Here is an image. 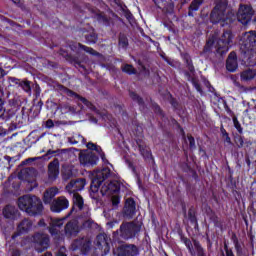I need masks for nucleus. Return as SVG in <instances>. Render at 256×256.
Instances as JSON below:
<instances>
[{
	"label": "nucleus",
	"instance_id": "obj_48",
	"mask_svg": "<svg viewBox=\"0 0 256 256\" xmlns=\"http://www.w3.org/2000/svg\"><path fill=\"white\" fill-rule=\"evenodd\" d=\"M192 85L198 91V93H203V88L201 87V84L199 81L195 78H192Z\"/></svg>",
	"mask_w": 256,
	"mask_h": 256
},
{
	"label": "nucleus",
	"instance_id": "obj_62",
	"mask_svg": "<svg viewBox=\"0 0 256 256\" xmlns=\"http://www.w3.org/2000/svg\"><path fill=\"white\" fill-rule=\"evenodd\" d=\"M53 127H55V123L53 122V120L48 119V120L46 121V128H47V129H53Z\"/></svg>",
	"mask_w": 256,
	"mask_h": 256
},
{
	"label": "nucleus",
	"instance_id": "obj_42",
	"mask_svg": "<svg viewBox=\"0 0 256 256\" xmlns=\"http://www.w3.org/2000/svg\"><path fill=\"white\" fill-rule=\"evenodd\" d=\"M233 125L236 128L239 135H243V126H241V122L237 119V116H233L232 118Z\"/></svg>",
	"mask_w": 256,
	"mask_h": 256
},
{
	"label": "nucleus",
	"instance_id": "obj_6",
	"mask_svg": "<svg viewBox=\"0 0 256 256\" xmlns=\"http://www.w3.org/2000/svg\"><path fill=\"white\" fill-rule=\"evenodd\" d=\"M109 177H111V169L109 168H103L96 173L90 184L91 199L99 201V189L101 185H103V182L109 179Z\"/></svg>",
	"mask_w": 256,
	"mask_h": 256
},
{
	"label": "nucleus",
	"instance_id": "obj_61",
	"mask_svg": "<svg viewBox=\"0 0 256 256\" xmlns=\"http://www.w3.org/2000/svg\"><path fill=\"white\" fill-rule=\"evenodd\" d=\"M231 241L233 245H235L236 243H239V238L237 237V234L235 232H233L231 235Z\"/></svg>",
	"mask_w": 256,
	"mask_h": 256
},
{
	"label": "nucleus",
	"instance_id": "obj_10",
	"mask_svg": "<svg viewBox=\"0 0 256 256\" xmlns=\"http://www.w3.org/2000/svg\"><path fill=\"white\" fill-rule=\"evenodd\" d=\"M32 242L35 245V251H37V253H43V251H47V249H49V243H51V240L49 239V235L36 232L32 236Z\"/></svg>",
	"mask_w": 256,
	"mask_h": 256
},
{
	"label": "nucleus",
	"instance_id": "obj_45",
	"mask_svg": "<svg viewBox=\"0 0 256 256\" xmlns=\"http://www.w3.org/2000/svg\"><path fill=\"white\" fill-rule=\"evenodd\" d=\"M7 107V98L5 97V91L0 89V108Z\"/></svg>",
	"mask_w": 256,
	"mask_h": 256
},
{
	"label": "nucleus",
	"instance_id": "obj_55",
	"mask_svg": "<svg viewBox=\"0 0 256 256\" xmlns=\"http://www.w3.org/2000/svg\"><path fill=\"white\" fill-rule=\"evenodd\" d=\"M48 231H49L50 235H59V229L52 224H50Z\"/></svg>",
	"mask_w": 256,
	"mask_h": 256
},
{
	"label": "nucleus",
	"instance_id": "obj_22",
	"mask_svg": "<svg viewBox=\"0 0 256 256\" xmlns=\"http://www.w3.org/2000/svg\"><path fill=\"white\" fill-rule=\"evenodd\" d=\"M2 215L5 219H10V221H15L19 217V210L13 205H6L2 210Z\"/></svg>",
	"mask_w": 256,
	"mask_h": 256
},
{
	"label": "nucleus",
	"instance_id": "obj_12",
	"mask_svg": "<svg viewBox=\"0 0 256 256\" xmlns=\"http://www.w3.org/2000/svg\"><path fill=\"white\" fill-rule=\"evenodd\" d=\"M60 89L62 91H65V93H67V95H69V97H74V99H78V101H81V103H83V105H85V107L90 109V111H93L94 113H99V109H97V107L95 105H93V103L91 101L87 100V98L79 95L75 91L70 90L69 88H67L63 85L60 86Z\"/></svg>",
	"mask_w": 256,
	"mask_h": 256
},
{
	"label": "nucleus",
	"instance_id": "obj_59",
	"mask_svg": "<svg viewBox=\"0 0 256 256\" xmlns=\"http://www.w3.org/2000/svg\"><path fill=\"white\" fill-rule=\"evenodd\" d=\"M206 242H207V249H211V247H213V242L211 241V238L209 237V233H206Z\"/></svg>",
	"mask_w": 256,
	"mask_h": 256
},
{
	"label": "nucleus",
	"instance_id": "obj_23",
	"mask_svg": "<svg viewBox=\"0 0 256 256\" xmlns=\"http://www.w3.org/2000/svg\"><path fill=\"white\" fill-rule=\"evenodd\" d=\"M238 67H239V64L237 63V53H235V51H232L230 52L226 60V69L230 73H235Z\"/></svg>",
	"mask_w": 256,
	"mask_h": 256
},
{
	"label": "nucleus",
	"instance_id": "obj_8",
	"mask_svg": "<svg viewBox=\"0 0 256 256\" xmlns=\"http://www.w3.org/2000/svg\"><path fill=\"white\" fill-rule=\"evenodd\" d=\"M256 49V31L245 32L240 39V54L247 55Z\"/></svg>",
	"mask_w": 256,
	"mask_h": 256
},
{
	"label": "nucleus",
	"instance_id": "obj_63",
	"mask_svg": "<svg viewBox=\"0 0 256 256\" xmlns=\"http://www.w3.org/2000/svg\"><path fill=\"white\" fill-rule=\"evenodd\" d=\"M5 113H7V107H0V119H5Z\"/></svg>",
	"mask_w": 256,
	"mask_h": 256
},
{
	"label": "nucleus",
	"instance_id": "obj_17",
	"mask_svg": "<svg viewBox=\"0 0 256 256\" xmlns=\"http://www.w3.org/2000/svg\"><path fill=\"white\" fill-rule=\"evenodd\" d=\"M86 185H87V180L85 178H77V179L71 180L67 184L66 191H68V193H78V191H83Z\"/></svg>",
	"mask_w": 256,
	"mask_h": 256
},
{
	"label": "nucleus",
	"instance_id": "obj_13",
	"mask_svg": "<svg viewBox=\"0 0 256 256\" xmlns=\"http://www.w3.org/2000/svg\"><path fill=\"white\" fill-rule=\"evenodd\" d=\"M96 247L100 249L104 255L111 251V238L105 233H100L96 236Z\"/></svg>",
	"mask_w": 256,
	"mask_h": 256
},
{
	"label": "nucleus",
	"instance_id": "obj_38",
	"mask_svg": "<svg viewBox=\"0 0 256 256\" xmlns=\"http://www.w3.org/2000/svg\"><path fill=\"white\" fill-rule=\"evenodd\" d=\"M152 109L156 115H159L162 119H165L166 115L161 106L157 102H152Z\"/></svg>",
	"mask_w": 256,
	"mask_h": 256
},
{
	"label": "nucleus",
	"instance_id": "obj_7",
	"mask_svg": "<svg viewBox=\"0 0 256 256\" xmlns=\"http://www.w3.org/2000/svg\"><path fill=\"white\" fill-rule=\"evenodd\" d=\"M178 235L181 243L185 245L191 256H207V254H205V248H203L201 242H199L197 239H193L192 242L190 238H187V236H185L183 230L181 229H178Z\"/></svg>",
	"mask_w": 256,
	"mask_h": 256
},
{
	"label": "nucleus",
	"instance_id": "obj_44",
	"mask_svg": "<svg viewBox=\"0 0 256 256\" xmlns=\"http://www.w3.org/2000/svg\"><path fill=\"white\" fill-rule=\"evenodd\" d=\"M187 139H188L190 151H195V149H197V145L195 144V137H193V135L191 134H188Z\"/></svg>",
	"mask_w": 256,
	"mask_h": 256
},
{
	"label": "nucleus",
	"instance_id": "obj_15",
	"mask_svg": "<svg viewBox=\"0 0 256 256\" xmlns=\"http://www.w3.org/2000/svg\"><path fill=\"white\" fill-rule=\"evenodd\" d=\"M125 219H133L137 213V202L133 197H129L125 200L124 207L122 210Z\"/></svg>",
	"mask_w": 256,
	"mask_h": 256
},
{
	"label": "nucleus",
	"instance_id": "obj_47",
	"mask_svg": "<svg viewBox=\"0 0 256 256\" xmlns=\"http://www.w3.org/2000/svg\"><path fill=\"white\" fill-rule=\"evenodd\" d=\"M75 203L79 209H83V205H85V202L83 200V196L76 195Z\"/></svg>",
	"mask_w": 256,
	"mask_h": 256
},
{
	"label": "nucleus",
	"instance_id": "obj_35",
	"mask_svg": "<svg viewBox=\"0 0 256 256\" xmlns=\"http://www.w3.org/2000/svg\"><path fill=\"white\" fill-rule=\"evenodd\" d=\"M182 59L188 69V71H190L191 73H195V66L193 65V60L191 59V55H189L188 53H185L182 56Z\"/></svg>",
	"mask_w": 256,
	"mask_h": 256
},
{
	"label": "nucleus",
	"instance_id": "obj_3",
	"mask_svg": "<svg viewBox=\"0 0 256 256\" xmlns=\"http://www.w3.org/2000/svg\"><path fill=\"white\" fill-rule=\"evenodd\" d=\"M18 207L20 211H24L29 217H40L45 209L41 198L31 194L20 197L18 199Z\"/></svg>",
	"mask_w": 256,
	"mask_h": 256
},
{
	"label": "nucleus",
	"instance_id": "obj_32",
	"mask_svg": "<svg viewBox=\"0 0 256 256\" xmlns=\"http://www.w3.org/2000/svg\"><path fill=\"white\" fill-rule=\"evenodd\" d=\"M203 5V0H193L188 7V17H195V11L199 9Z\"/></svg>",
	"mask_w": 256,
	"mask_h": 256
},
{
	"label": "nucleus",
	"instance_id": "obj_24",
	"mask_svg": "<svg viewBox=\"0 0 256 256\" xmlns=\"http://www.w3.org/2000/svg\"><path fill=\"white\" fill-rule=\"evenodd\" d=\"M57 177H59V160L54 159L48 165V178L50 181H55Z\"/></svg>",
	"mask_w": 256,
	"mask_h": 256
},
{
	"label": "nucleus",
	"instance_id": "obj_1",
	"mask_svg": "<svg viewBox=\"0 0 256 256\" xmlns=\"http://www.w3.org/2000/svg\"><path fill=\"white\" fill-rule=\"evenodd\" d=\"M69 47L73 53H75V55H72L63 48L59 50V55H61V57H63L68 63L74 65L78 71L83 73H87V67L83 64L87 63V56L81 53V51H85V53L92 55V57H101V53L97 52L92 47L85 46L81 43L73 42L69 45Z\"/></svg>",
	"mask_w": 256,
	"mask_h": 256
},
{
	"label": "nucleus",
	"instance_id": "obj_64",
	"mask_svg": "<svg viewBox=\"0 0 256 256\" xmlns=\"http://www.w3.org/2000/svg\"><path fill=\"white\" fill-rule=\"evenodd\" d=\"M33 161H37V158H27L26 160L22 161V165H29V163H33Z\"/></svg>",
	"mask_w": 256,
	"mask_h": 256
},
{
	"label": "nucleus",
	"instance_id": "obj_40",
	"mask_svg": "<svg viewBox=\"0 0 256 256\" xmlns=\"http://www.w3.org/2000/svg\"><path fill=\"white\" fill-rule=\"evenodd\" d=\"M20 89L25 91V93H31V81L24 79L20 81Z\"/></svg>",
	"mask_w": 256,
	"mask_h": 256
},
{
	"label": "nucleus",
	"instance_id": "obj_46",
	"mask_svg": "<svg viewBox=\"0 0 256 256\" xmlns=\"http://www.w3.org/2000/svg\"><path fill=\"white\" fill-rule=\"evenodd\" d=\"M169 103L171 107L174 109V111H177V109H179V101H177V98L173 97V95L171 94Z\"/></svg>",
	"mask_w": 256,
	"mask_h": 256
},
{
	"label": "nucleus",
	"instance_id": "obj_4",
	"mask_svg": "<svg viewBox=\"0 0 256 256\" xmlns=\"http://www.w3.org/2000/svg\"><path fill=\"white\" fill-rule=\"evenodd\" d=\"M226 12V2L222 0H217L214 8L210 12V23H212L213 25H218V23H221L222 27H225V25H231L233 21H235V19L231 18V16L229 14H226Z\"/></svg>",
	"mask_w": 256,
	"mask_h": 256
},
{
	"label": "nucleus",
	"instance_id": "obj_18",
	"mask_svg": "<svg viewBox=\"0 0 256 256\" xmlns=\"http://www.w3.org/2000/svg\"><path fill=\"white\" fill-rule=\"evenodd\" d=\"M81 233V229L79 228V222L75 220H70L66 223L64 227V235L65 237H77Z\"/></svg>",
	"mask_w": 256,
	"mask_h": 256
},
{
	"label": "nucleus",
	"instance_id": "obj_43",
	"mask_svg": "<svg viewBox=\"0 0 256 256\" xmlns=\"http://www.w3.org/2000/svg\"><path fill=\"white\" fill-rule=\"evenodd\" d=\"M8 83H9L10 87L19 88L20 85H21V79L9 76L8 77Z\"/></svg>",
	"mask_w": 256,
	"mask_h": 256
},
{
	"label": "nucleus",
	"instance_id": "obj_49",
	"mask_svg": "<svg viewBox=\"0 0 256 256\" xmlns=\"http://www.w3.org/2000/svg\"><path fill=\"white\" fill-rule=\"evenodd\" d=\"M122 11H123L124 17L127 19V21H133L134 17L129 9L122 8Z\"/></svg>",
	"mask_w": 256,
	"mask_h": 256
},
{
	"label": "nucleus",
	"instance_id": "obj_41",
	"mask_svg": "<svg viewBox=\"0 0 256 256\" xmlns=\"http://www.w3.org/2000/svg\"><path fill=\"white\" fill-rule=\"evenodd\" d=\"M122 71L127 75H137V69H135L131 64L124 65V67H122Z\"/></svg>",
	"mask_w": 256,
	"mask_h": 256
},
{
	"label": "nucleus",
	"instance_id": "obj_14",
	"mask_svg": "<svg viewBox=\"0 0 256 256\" xmlns=\"http://www.w3.org/2000/svg\"><path fill=\"white\" fill-rule=\"evenodd\" d=\"M33 229V221L29 218H24L17 226L16 232L12 235V241H15L17 237H21V235H26Z\"/></svg>",
	"mask_w": 256,
	"mask_h": 256
},
{
	"label": "nucleus",
	"instance_id": "obj_21",
	"mask_svg": "<svg viewBox=\"0 0 256 256\" xmlns=\"http://www.w3.org/2000/svg\"><path fill=\"white\" fill-rule=\"evenodd\" d=\"M79 161L81 165H84L85 167H93V165H97V161H99V156H96L93 152L80 154Z\"/></svg>",
	"mask_w": 256,
	"mask_h": 256
},
{
	"label": "nucleus",
	"instance_id": "obj_20",
	"mask_svg": "<svg viewBox=\"0 0 256 256\" xmlns=\"http://www.w3.org/2000/svg\"><path fill=\"white\" fill-rule=\"evenodd\" d=\"M121 191V183L117 180L111 181L107 185L104 184L102 186L100 193H102L103 196L105 195H114V193H119Z\"/></svg>",
	"mask_w": 256,
	"mask_h": 256
},
{
	"label": "nucleus",
	"instance_id": "obj_16",
	"mask_svg": "<svg viewBox=\"0 0 256 256\" xmlns=\"http://www.w3.org/2000/svg\"><path fill=\"white\" fill-rule=\"evenodd\" d=\"M65 209H69V200L63 196L54 199L50 206L52 213H61V211H65Z\"/></svg>",
	"mask_w": 256,
	"mask_h": 256
},
{
	"label": "nucleus",
	"instance_id": "obj_54",
	"mask_svg": "<svg viewBox=\"0 0 256 256\" xmlns=\"http://www.w3.org/2000/svg\"><path fill=\"white\" fill-rule=\"evenodd\" d=\"M54 227L61 229L63 227V219H55L51 223Z\"/></svg>",
	"mask_w": 256,
	"mask_h": 256
},
{
	"label": "nucleus",
	"instance_id": "obj_58",
	"mask_svg": "<svg viewBox=\"0 0 256 256\" xmlns=\"http://www.w3.org/2000/svg\"><path fill=\"white\" fill-rule=\"evenodd\" d=\"M220 133H221L222 139H225V137L229 136V133L227 132V130L223 126L220 127Z\"/></svg>",
	"mask_w": 256,
	"mask_h": 256
},
{
	"label": "nucleus",
	"instance_id": "obj_2",
	"mask_svg": "<svg viewBox=\"0 0 256 256\" xmlns=\"http://www.w3.org/2000/svg\"><path fill=\"white\" fill-rule=\"evenodd\" d=\"M233 39L235 36L231 30L224 31L219 38L215 35L209 36L203 47L202 55L214 53L216 57H225L229 53V49L233 47Z\"/></svg>",
	"mask_w": 256,
	"mask_h": 256
},
{
	"label": "nucleus",
	"instance_id": "obj_57",
	"mask_svg": "<svg viewBox=\"0 0 256 256\" xmlns=\"http://www.w3.org/2000/svg\"><path fill=\"white\" fill-rule=\"evenodd\" d=\"M205 86L207 87L209 93H215V87H213V85H211V82L207 81L205 83Z\"/></svg>",
	"mask_w": 256,
	"mask_h": 256
},
{
	"label": "nucleus",
	"instance_id": "obj_51",
	"mask_svg": "<svg viewBox=\"0 0 256 256\" xmlns=\"http://www.w3.org/2000/svg\"><path fill=\"white\" fill-rule=\"evenodd\" d=\"M209 219L212 221V223H217V221H219V216H217L215 211L210 210Z\"/></svg>",
	"mask_w": 256,
	"mask_h": 256
},
{
	"label": "nucleus",
	"instance_id": "obj_5",
	"mask_svg": "<svg viewBox=\"0 0 256 256\" xmlns=\"http://www.w3.org/2000/svg\"><path fill=\"white\" fill-rule=\"evenodd\" d=\"M141 233V225L135 222H123L120 228L113 232V239H124L129 241V239H135Z\"/></svg>",
	"mask_w": 256,
	"mask_h": 256
},
{
	"label": "nucleus",
	"instance_id": "obj_36",
	"mask_svg": "<svg viewBox=\"0 0 256 256\" xmlns=\"http://www.w3.org/2000/svg\"><path fill=\"white\" fill-rule=\"evenodd\" d=\"M80 141L82 145H85L87 143V140L81 134H76L72 137H68V143H70V145H77Z\"/></svg>",
	"mask_w": 256,
	"mask_h": 256
},
{
	"label": "nucleus",
	"instance_id": "obj_26",
	"mask_svg": "<svg viewBox=\"0 0 256 256\" xmlns=\"http://www.w3.org/2000/svg\"><path fill=\"white\" fill-rule=\"evenodd\" d=\"M188 219L191 225H194V231H199V221L197 220V211H195V208H189Z\"/></svg>",
	"mask_w": 256,
	"mask_h": 256
},
{
	"label": "nucleus",
	"instance_id": "obj_37",
	"mask_svg": "<svg viewBox=\"0 0 256 256\" xmlns=\"http://www.w3.org/2000/svg\"><path fill=\"white\" fill-rule=\"evenodd\" d=\"M234 137V143L238 149H243V146L245 145V137L241 136L239 133L233 134Z\"/></svg>",
	"mask_w": 256,
	"mask_h": 256
},
{
	"label": "nucleus",
	"instance_id": "obj_11",
	"mask_svg": "<svg viewBox=\"0 0 256 256\" xmlns=\"http://www.w3.org/2000/svg\"><path fill=\"white\" fill-rule=\"evenodd\" d=\"M72 251H79L81 255H88L91 251V240L87 237H80L73 240L71 244Z\"/></svg>",
	"mask_w": 256,
	"mask_h": 256
},
{
	"label": "nucleus",
	"instance_id": "obj_33",
	"mask_svg": "<svg viewBox=\"0 0 256 256\" xmlns=\"http://www.w3.org/2000/svg\"><path fill=\"white\" fill-rule=\"evenodd\" d=\"M55 195H57V188H51L50 190H47L44 193L43 201L47 205L53 201L55 198Z\"/></svg>",
	"mask_w": 256,
	"mask_h": 256
},
{
	"label": "nucleus",
	"instance_id": "obj_29",
	"mask_svg": "<svg viewBox=\"0 0 256 256\" xmlns=\"http://www.w3.org/2000/svg\"><path fill=\"white\" fill-rule=\"evenodd\" d=\"M129 97L134 103H137L140 109H145V100L137 92L129 90Z\"/></svg>",
	"mask_w": 256,
	"mask_h": 256
},
{
	"label": "nucleus",
	"instance_id": "obj_28",
	"mask_svg": "<svg viewBox=\"0 0 256 256\" xmlns=\"http://www.w3.org/2000/svg\"><path fill=\"white\" fill-rule=\"evenodd\" d=\"M118 47L119 49H123L127 51L129 49V38L126 33L120 32L118 35Z\"/></svg>",
	"mask_w": 256,
	"mask_h": 256
},
{
	"label": "nucleus",
	"instance_id": "obj_30",
	"mask_svg": "<svg viewBox=\"0 0 256 256\" xmlns=\"http://www.w3.org/2000/svg\"><path fill=\"white\" fill-rule=\"evenodd\" d=\"M244 61L250 66V67H255L256 66V49L252 50L248 54H241Z\"/></svg>",
	"mask_w": 256,
	"mask_h": 256
},
{
	"label": "nucleus",
	"instance_id": "obj_39",
	"mask_svg": "<svg viewBox=\"0 0 256 256\" xmlns=\"http://www.w3.org/2000/svg\"><path fill=\"white\" fill-rule=\"evenodd\" d=\"M153 2L158 9H165L167 5H171L173 3V0H153Z\"/></svg>",
	"mask_w": 256,
	"mask_h": 256
},
{
	"label": "nucleus",
	"instance_id": "obj_27",
	"mask_svg": "<svg viewBox=\"0 0 256 256\" xmlns=\"http://www.w3.org/2000/svg\"><path fill=\"white\" fill-rule=\"evenodd\" d=\"M138 149L140 151V154L144 159H153V154L151 153V149L147 147L144 143L141 144V141H137Z\"/></svg>",
	"mask_w": 256,
	"mask_h": 256
},
{
	"label": "nucleus",
	"instance_id": "obj_34",
	"mask_svg": "<svg viewBox=\"0 0 256 256\" xmlns=\"http://www.w3.org/2000/svg\"><path fill=\"white\" fill-rule=\"evenodd\" d=\"M85 41L88 45H95L97 43L99 36L95 33V29H93L91 32L84 35Z\"/></svg>",
	"mask_w": 256,
	"mask_h": 256
},
{
	"label": "nucleus",
	"instance_id": "obj_19",
	"mask_svg": "<svg viewBox=\"0 0 256 256\" xmlns=\"http://www.w3.org/2000/svg\"><path fill=\"white\" fill-rule=\"evenodd\" d=\"M117 256H139V247L135 244H124L118 248Z\"/></svg>",
	"mask_w": 256,
	"mask_h": 256
},
{
	"label": "nucleus",
	"instance_id": "obj_60",
	"mask_svg": "<svg viewBox=\"0 0 256 256\" xmlns=\"http://www.w3.org/2000/svg\"><path fill=\"white\" fill-rule=\"evenodd\" d=\"M37 170L35 168H26L22 171V173H25V175H31V173H35Z\"/></svg>",
	"mask_w": 256,
	"mask_h": 256
},
{
	"label": "nucleus",
	"instance_id": "obj_25",
	"mask_svg": "<svg viewBox=\"0 0 256 256\" xmlns=\"http://www.w3.org/2000/svg\"><path fill=\"white\" fill-rule=\"evenodd\" d=\"M96 19L98 23H101L104 27H111L113 23V18L107 16L105 12L96 13Z\"/></svg>",
	"mask_w": 256,
	"mask_h": 256
},
{
	"label": "nucleus",
	"instance_id": "obj_50",
	"mask_svg": "<svg viewBox=\"0 0 256 256\" xmlns=\"http://www.w3.org/2000/svg\"><path fill=\"white\" fill-rule=\"evenodd\" d=\"M234 247H235L236 255L238 256L243 255V246H241L240 242H236V244H234Z\"/></svg>",
	"mask_w": 256,
	"mask_h": 256
},
{
	"label": "nucleus",
	"instance_id": "obj_9",
	"mask_svg": "<svg viewBox=\"0 0 256 256\" xmlns=\"http://www.w3.org/2000/svg\"><path fill=\"white\" fill-rule=\"evenodd\" d=\"M253 15H255V10L251 4H240L238 12L236 14L237 21L242 25H249L253 21Z\"/></svg>",
	"mask_w": 256,
	"mask_h": 256
},
{
	"label": "nucleus",
	"instance_id": "obj_53",
	"mask_svg": "<svg viewBox=\"0 0 256 256\" xmlns=\"http://www.w3.org/2000/svg\"><path fill=\"white\" fill-rule=\"evenodd\" d=\"M111 201H112V206L113 207H119V203H121V197L119 196H113L111 198Z\"/></svg>",
	"mask_w": 256,
	"mask_h": 256
},
{
	"label": "nucleus",
	"instance_id": "obj_56",
	"mask_svg": "<svg viewBox=\"0 0 256 256\" xmlns=\"http://www.w3.org/2000/svg\"><path fill=\"white\" fill-rule=\"evenodd\" d=\"M87 149H89L90 151H94L99 149V145L93 143V142H88L86 145Z\"/></svg>",
	"mask_w": 256,
	"mask_h": 256
},
{
	"label": "nucleus",
	"instance_id": "obj_52",
	"mask_svg": "<svg viewBox=\"0 0 256 256\" xmlns=\"http://www.w3.org/2000/svg\"><path fill=\"white\" fill-rule=\"evenodd\" d=\"M224 251L226 256H235L233 249L229 248V245H227V243H224Z\"/></svg>",
	"mask_w": 256,
	"mask_h": 256
},
{
	"label": "nucleus",
	"instance_id": "obj_31",
	"mask_svg": "<svg viewBox=\"0 0 256 256\" xmlns=\"http://www.w3.org/2000/svg\"><path fill=\"white\" fill-rule=\"evenodd\" d=\"M256 71L255 69H246L240 73V79L241 81H252V79H255Z\"/></svg>",
	"mask_w": 256,
	"mask_h": 256
}]
</instances>
